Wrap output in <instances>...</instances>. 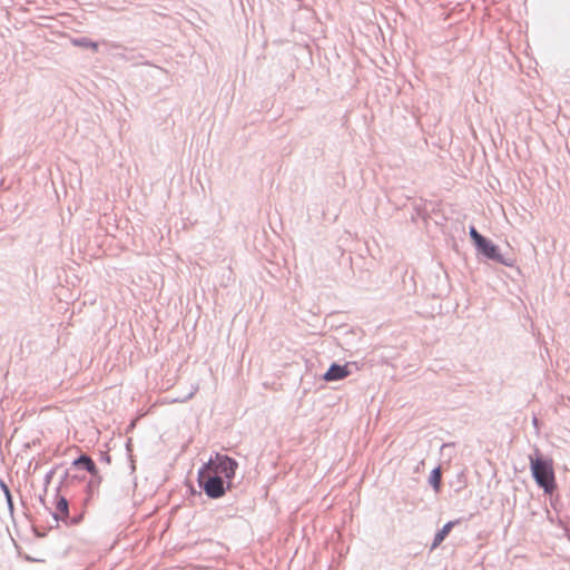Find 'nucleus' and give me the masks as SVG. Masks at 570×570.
<instances>
[{
    "instance_id": "f3484780",
    "label": "nucleus",
    "mask_w": 570,
    "mask_h": 570,
    "mask_svg": "<svg viewBox=\"0 0 570 570\" xmlns=\"http://www.w3.org/2000/svg\"><path fill=\"white\" fill-rule=\"evenodd\" d=\"M463 478H464L463 472L458 474V480H459L460 487L455 490V492H460L464 488L465 481Z\"/></svg>"
},
{
    "instance_id": "f03ea898",
    "label": "nucleus",
    "mask_w": 570,
    "mask_h": 570,
    "mask_svg": "<svg viewBox=\"0 0 570 570\" xmlns=\"http://www.w3.org/2000/svg\"><path fill=\"white\" fill-rule=\"evenodd\" d=\"M197 483L200 491L212 500L223 498L228 491L235 488L234 482L208 472L206 468H199L197 472Z\"/></svg>"
},
{
    "instance_id": "7ed1b4c3",
    "label": "nucleus",
    "mask_w": 570,
    "mask_h": 570,
    "mask_svg": "<svg viewBox=\"0 0 570 570\" xmlns=\"http://www.w3.org/2000/svg\"><path fill=\"white\" fill-rule=\"evenodd\" d=\"M200 468H206L208 472L234 482L238 462L227 454L216 452L214 455H210L209 460L203 463Z\"/></svg>"
},
{
    "instance_id": "1a4fd4ad",
    "label": "nucleus",
    "mask_w": 570,
    "mask_h": 570,
    "mask_svg": "<svg viewBox=\"0 0 570 570\" xmlns=\"http://www.w3.org/2000/svg\"><path fill=\"white\" fill-rule=\"evenodd\" d=\"M110 48L112 50H117L114 56L117 59L124 60V61H132L134 63H137L139 59H142L144 56L141 53H136L134 49H129L127 47H124L120 43L114 42L110 45Z\"/></svg>"
},
{
    "instance_id": "9d476101",
    "label": "nucleus",
    "mask_w": 570,
    "mask_h": 570,
    "mask_svg": "<svg viewBox=\"0 0 570 570\" xmlns=\"http://www.w3.org/2000/svg\"><path fill=\"white\" fill-rule=\"evenodd\" d=\"M71 468H73L76 470H82V471H86L88 473H90V472L95 473L96 469H98V466L96 465L95 461L87 453H81L79 456H77L71 462Z\"/></svg>"
},
{
    "instance_id": "2eb2a0df",
    "label": "nucleus",
    "mask_w": 570,
    "mask_h": 570,
    "mask_svg": "<svg viewBox=\"0 0 570 570\" xmlns=\"http://www.w3.org/2000/svg\"><path fill=\"white\" fill-rule=\"evenodd\" d=\"M469 236H470V239L473 244V246L475 247L478 244H480L483 239H484V235H482L481 233L478 232V229L475 228V226L471 225L469 227Z\"/></svg>"
},
{
    "instance_id": "0eeeda50",
    "label": "nucleus",
    "mask_w": 570,
    "mask_h": 570,
    "mask_svg": "<svg viewBox=\"0 0 570 570\" xmlns=\"http://www.w3.org/2000/svg\"><path fill=\"white\" fill-rule=\"evenodd\" d=\"M90 478L89 480L87 481V484H86V497L83 499V504L85 505H88L94 499L95 497L98 495L99 493V487L102 482V476L99 472V469H96V472H90Z\"/></svg>"
},
{
    "instance_id": "9b49d317",
    "label": "nucleus",
    "mask_w": 570,
    "mask_h": 570,
    "mask_svg": "<svg viewBox=\"0 0 570 570\" xmlns=\"http://www.w3.org/2000/svg\"><path fill=\"white\" fill-rule=\"evenodd\" d=\"M460 523V520H453L446 522L438 532L434 534L433 541L431 543V550L436 549L441 546V543L448 538L452 529Z\"/></svg>"
},
{
    "instance_id": "423d86ee",
    "label": "nucleus",
    "mask_w": 570,
    "mask_h": 570,
    "mask_svg": "<svg viewBox=\"0 0 570 570\" xmlns=\"http://www.w3.org/2000/svg\"><path fill=\"white\" fill-rule=\"evenodd\" d=\"M357 368L355 362H347L345 364L333 362L322 377L325 382H336L347 377L353 373V370Z\"/></svg>"
},
{
    "instance_id": "4468645a",
    "label": "nucleus",
    "mask_w": 570,
    "mask_h": 570,
    "mask_svg": "<svg viewBox=\"0 0 570 570\" xmlns=\"http://www.w3.org/2000/svg\"><path fill=\"white\" fill-rule=\"evenodd\" d=\"M0 489L6 498V502H7L9 512L11 515H13V511H14L13 497H12L10 488L2 479H0Z\"/></svg>"
},
{
    "instance_id": "f257e3e1",
    "label": "nucleus",
    "mask_w": 570,
    "mask_h": 570,
    "mask_svg": "<svg viewBox=\"0 0 570 570\" xmlns=\"http://www.w3.org/2000/svg\"><path fill=\"white\" fill-rule=\"evenodd\" d=\"M531 475L537 485L547 495H552L557 490V481L553 469V460L535 448L529 455Z\"/></svg>"
},
{
    "instance_id": "6e6552de",
    "label": "nucleus",
    "mask_w": 570,
    "mask_h": 570,
    "mask_svg": "<svg viewBox=\"0 0 570 570\" xmlns=\"http://www.w3.org/2000/svg\"><path fill=\"white\" fill-rule=\"evenodd\" d=\"M72 469L73 468L70 466L69 469L65 470L63 474L61 475L60 482L57 487L58 490L69 493V489L71 485L86 481L87 478L85 474L71 473Z\"/></svg>"
},
{
    "instance_id": "6ab92c4d",
    "label": "nucleus",
    "mask_w": 570,
    "mask_h": 570,
    "mask_svg": "<svg viewBox=\"0 0 570 570\" xmlns=\"http://www.w3.org/2000/svg\"><path fill=\"white\" fill-rule=\"evenodd\" d=\"M101 460L107 462V463H110L111 458H110V455L108 453H102L101 452Z\"/></svg>"
},
{
    "instance_id": "20e7f679",
    "label": "nucleus",
    "mask_w": 570,
    "mask_h": 570,
    "mask_svg": "<svg viewBox=\"0 0 570 570\" xmlns=\"http://www.w3.org/2000/svg\"><path fill=\"white\" fill-rule=\"evenodd\" d=\"M69 493H66L61 490H58L56 488V494H55V511H51L50 514L56 521H62L67 525H76L79 524L83 519V513H77L75 515L70 514V507L69 501L67 499V495Z\"/></svg>"
},
{
    "instance_id": "f8f14e48",
    "label": "nucleus",
    "mask_w": 570,
    "mask_h": 570,
    "mask_svg": "<svg viewBox=\"0 0 570 570\" xmlns=\"http://www.w3.org/2000/svg\"><path fill=\"white\" fill-rule=\"evenodd\" d=\"M429 484L432 487L435 493H440L442 490V468L441 465L435 466L428 479Z\"/></svg>"
},
{
    "instance_id": "aec40b11",
    "label": "nucleus",
    "mask_w": 570,
    "mask_h": 570,
    "mask_svg": "<svg viewBox=\"0 0 570 570\" xmlns=\"http://www.w3.org/2000/svg\"><path fill=\"white\" fill-rule=\"evenodd\" d=\"M46 493L47 492L43 491L42 494H39L38 500L47 508V505H46Z\"/></svg>"
},
{
    "instance_id": "dca6fc26",
    "label": "nucleus",
    "mask_w": 570,
    "mask_h": 570,
    "mask_svg": "<svg viewBox=\"0 0 570 570\" xmlns=\"http://www.w3.org/2000/svg\"><path fill=\"white\" fill-rule=\"evenodd\" d=\"M58 469H59V466L57 465L46 473L45 479H43L45 492H47L48 485L51 483L52 478Z\"/></svg>"
},
{
    "instance_id": "39448f33",
    "label": "nucleus",
    "mask_w": 570,
    "mask_h": 570,
    "mask_svg": "<svg viewBox=\"0 0 570 570\" xmlns=\"http://www.w3.org/2000/svg\"><path fill=\"white\" fill-rule=\"evenodd\" d=\"M474 248L476 254L484 259L495 262L507 267H513L515 264L514 258L503 255L500 247L488 237H484Z\"/></svg>"
},
{
    "instance_id": "412c9836",
    "label": "nucleus",
    "mask_w": 570,
    "mask_h": 570,
    "mask_svg": "<svg viewBox=\"0 0 570 570\" xmlns=\"http://www.w3.org/2000/svg\"><path fill=\"white\" fill-rule=\"evenodd\" d=\"M538 422H539V420H538L535 416H533V425H534L537 429H538Z\"/></svg>"
},
{
    "instance_id": "ddd939ff",
    "label": "nucleus",
    "mask_w": 570,
    "mask_h": 570,
    "mask_svg": "<svg viewBox=\"0 0 570 570\" xmlns=\"http://www.w3.org/2000/svg\"><path fill=\"white\" fill-rule=\"evenodd\" d=\"M70 42L75 47H79V48H83V49H90V50H92L95 52H97L98 49H99V43L97 41L91 40L88 37L71 38Z\"/></svg>"
},
{
    "instance_id": "a211bd4d",
    "label": "nucleus",
    "mask_w": 570,
    "mask_h": 570,
    "mask_svg": "<svg viewBox=\"0 0 570 570\" xmlns=\"http://www.w3.org/2000/svg\"><path fill=\"white\" fill-rule=\"evenodd\" d=\"M549 497H550V503H551V507H552L553 509H557V505H556V504H557V501H558V497H556V498H554V497H553V494H552V495H549Z\"/></svg>"
}]
</instances>
